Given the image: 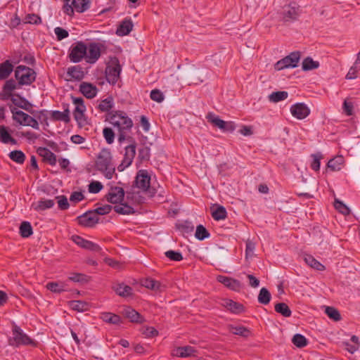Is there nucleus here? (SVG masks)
I'll return each mask as SVG.
<instances>
[{
	"instance_id": "423d86ee",
	"label": "nucleus",
	"mask_w": 360,
	"mask_h": 360,
	"mask_svg": "<svg viewBox=\"0 0 360 360\" xmlns=\"http://www.w3.org/2000/svg\"><path fill=\"white\" fill-rule=\"evenodd\" d=\"M8 343L11 346L34 345V342L31 340L22 330L15 326L13 329V337L9 339Z\"/></svg>"
},
{
	"instance_id": "680f3d73",
	"label": "nucleus",
	"mask_w": 360,
	"mask_h": 360,
	"mask_svg": "<svg viewBox=\"0 0 360 360\" xmlns=\"http://www.w3.org/2000/svg\"><path fill=\"white\" fill-rule=\"evenodd\" d=\"M70 114H50V119L54 121H63L65 123L69 122Z\"/></svg>"
},
{
	"instance_id": "f257e3e1",
	"label": "nucleus",
	"mask_w": 360,
	"mask_h": 360,
	"mask_svg": "<svg viewBox=\"0 0 360 360\" xmlns=\"http://www.w3.org/2000/svg\"><path fill=\"white\" fill-rule=\"evenodd\" d=\"M135 186L131 187L129 191H126L127 199L130 200L132 203H141V197L139 192L136 191V188H139L143 191H147L150 187V176L146 170H140L138 172L136 179Z\"/></svg>"
},
{
	"instance_id": "c03bdc74",
	"label": "nucleus",
	"mask_w": 360,
	"mask_h": 360,
	"mask_svg": "<svg viewBox=\"0 0 360 360\" xmlns=\"http://www.w3.org/2000/svg\"><path fill=\"white\" fill-rule=\"evenodd\" d=\"M8 156L13 161L18 164H22L25 160V155L21 150L11 151Z\"/></svg>"
},
{
	"instance_id": "69168bd1",
	"label": "nucleus",
	"mask_w": 360,
	"mask_h": 360,
	"mask_svg": "<svg viewBox=\"0 0 360 360\" xmlns=\"http://www.w3.org/2000/svg\"><path fill=\"white\" fill-rule=\"evenodd\" d=\"M103 188L102 184L99 181H92L89 185V191L91 193H97L100 192Z\"/></svg>"
},
{
	"instance_id": "4d7b16f0",
	"label": "nucleus",
	"mask_w": 360,
	"mask_h": 360,
	"mask_svg": "<svg viewBox=\"0 0 360 360\" xmlns=\"http://www.w3.org/2000/svg\"><path fill=\"white\" fill-rule=\"evenodd\" d=\"M25 23L34 24V25H39L41 23V18L39 15L30 13L27 14L25 18Z\"/></svg>"
},
{
	"instance_id": "09e8293b",
	"label": "nucleus",
	"mask_w": 360,
	"mask_h": 360,
	"mask_svg": "<svg viewBox=\"0 0 360 360\" xmlns=\"http://www.w3.org/2000/svg\"><path fill=\"white\" fill-rule=\"evenodd\" d=\"M46 288L53 292L60 293L65 290V285L63 283L51 282L46 284Z\"/></svg>"
},
{
	"instance_id": "b1692460",
	"label": "nucleus",
	"mask_w": 360,
	"mask_h": 360,
	"mask_svg": "<svg viewBox=\"0 0 360 360\" xmlns=\"http://www.w3.org/2000/svg\"><path fill=\"white\" fill-rule=\"evenodd\" d=\"M345 163V160L342 155H338L334 158L330 160L328 162V168L333 172L340 171Z\"/></svg>"
},
{
	"instance_id": "e2e57ef3",
	"label": "nucleus",
	"mask_w": 360,
	"mask_h": 360,
	"mask_svg": "<svg viewBox=\"0 0 360 360\" xmlns=\"http://www.w3.org/2000/svg\"><path fill=\"white\" fill-rule=\"evenodd\" d=\"M150 96L153 101L158 103H160L164 100V95L162 92L159 89L152 90Z\"/></svg>"
},
{
	"instance_id": "bf43d9fd",
	"label": "nucleus",
	"mask_w": 360,
	"mask_h": 360,
	"mask_svg": "<svg viewBox=\"0 0 360 360\" xmlns=\"http://www.w3.org/2000/svg\"><path fill=\"white\" fill-rule=\"evenodd\" d=\"M165 255L172 261L179 262L183 259L182 255L179 252L174 250H168L165 252Z\"/></svg>"
},
{
	"instance_id": "a19ab883",
	"label": "nucleus",
	"mask_w": 360,
	"mask_h": 360,
	"mask_svg": "<svg viewBox=\"0 0 360 360\" xmlns=\"http://www.w3.org/2000/svg\"><path fill=\"white\" fill-rule=\"evenodd\" d=\"M292 343L299 348H302L307 345L308 340L307 338L300 334H295L292 339Z\"/></svg>"
},
{
	"instance_id": "ddd939ff",
	"label": "nucleus",
	"mask_w": 360,
	"mask_h": 360,
	"mask_svg": "<svg viewBox=\"0 0 360 360\" xmlns=\"http://www.w3.org/2000/svg\"><path fill=\"white\" fill-rule=\"evenodd\" d=\"M13 119L20 125L30 126L32 128L38 129V122L29 114H13Z\"/></svg>"
},
{
	"instance_id": "4c0bfd02",
	"label": "nucleus",
	"mask_w": 360,
	"mask_h": 360,
	"mask_svg": "<svg viewBox=\"0 0 360 360\" xmlns=\"http://www.w3.org/2000/svg\"><path fill=\"white\" fill-rule=\"evenodd\" d=\"M143 285L148 289L160 291L162 290V285L160 282L155 281L152 278H146L143 281Z\"/></svg>"
},
{
	"instance_id": "c85d7f7f",
	"label": "nucleus",
	"mask_w": 360,
	"mask_h": 360,
	"mask_svg": "<svg viewBox=\"0 0 360 360\" xmlns=\"http://www.w3.org/2000/svg\"><path fill=\"white\" fill-rule=\"evenodd\" d=\"M305 262L309 265L310 267L318 270V271H324L325 266L321 264L319 261H317L313 256L311 255H306L304 258Z\"/></svg>"
},
{
	"instance_id": "bb28decb",
	"label": "nucleus",
	"mask_w": 360,
	"mask_h": 360,
	"mask_svg": "<svg viewBox=\"0 0 360 360\" xmlns=\"http://www.w3.org/2000/svg\"><path fill=\"white\" fill-rule=\"evenodd\" d=\"M221 304L233 313H240L243 311V306L231 300H224Z\"/></svg>"
},
{
	"instance_id": "6e6552de",
	"label": "nucleus",
	"mask_w": 360,
	"mask_h": 360,
	"mask_svg": "<svg viewBox=\"0 0 360 360\" xmlns=\"http://www.w3.org/2000/svg\"><path fill=\"white\" fill-rule=\"evenodd\" d=\"M122 68L117 58H115L111 61V64L105 69V77L107 81L111 84H115L120 79V75Z\"/></svg>"
},
{
	"instance_id": "9b49d317",
	"label": "nucleus",
	"mask_w": 360,
	"mask_h": 360,
	"mask_svg": "<svg viewBox=\"0 0 360 360\" xmlns=\"http://www.w3.org/2000/svg\"><path fill=\"white\" fill-rule=\"evenodd\" d=\"M136 155V143H133L125 147V153L123 160L117 167L119 171H123L126 167H129Z\"/></svg>"
},
{
	"instance_id": "a878e982",
	"label": "nucleus",
	"mask_w": 360,
	"mask_h": 360,
	"mask_svg": "<svg viewBox=\"0 0 360 360\" xmlns=\"http://www.w3.org/2000/svg\"><path fill=\"white\" fill-rule=\"evenodd\" d=\"M123 314L131 322L142 323L143 321V319L140 315V314L131 307L125 308L124 309Z\"/></svg>"
},
{
	"instance_id": "338daca9",
	"label": "nucleus",
	"mask_w": 360,
	"mask_h": 360,
	"mask_svg": "<svg viewBox=\"0 0 360 360\" xmlns=\"http://www.w3.org/2000/svg\"><path fill=\"white\" fill-rule=\"evenodd\" d=\"M359 70H360V65L359 67L356 65L354 64V65L352 66L350 68V69L349 70V71L346 75V79H353L356 78L357 72Z\"/></svg>"
},
{
	"instance_id": "20e7f679",
	"label": "nucleus",
	"mask_w": 360,
	"mask_h": 360,
	"mask_svg": "<svg viewBox=\"0 0 360 360\" xmlns=\"http://www.w3.org/2000/svg\"><path fill=\"white\" fill-rule=\"evenodd\" d=\"M15 77L18 85H30L35 81L36 72L29 67L18 65L15 70Z\"/></svg>"
},
{
	"instance_id": "1a4fd4ad",
	"label": "nucleus",
	"mask_w": 360,
	"mask_h": 360,
	"mask_svg": "<svg viewBox=\"0 0 360 360\" xmlns=\"http://www.w3.org/2000/svg\"><path fill=\"white\" fill-rule=\"evenodd\" d=\"M87 47L82 41H77L72 45L69 53V58L72 63L80 62L86 55Z\"/></svg>"
},
{
	"instance_id": "dca6fc26",
	"label": "nucleus",
	"mask_w": 360,
	"mask_h": 360,
	"mask_svg": "<svg viewBox=\"0 0 360 360\" xmlns=\"http://www.w3.org/2000/svg\"><path fill=\"white\" fill-rule=\"evenodd\" d=\"M125 192L121 187H111L106 195L107 200L112 204H117L123 200Z\"/></svg>"
},
{
	"instance_id": "cd10ccee",
	"label": "nucleus",
	"mask_w": 360,
	"mask_h": 360,
	"mask_svg": "<svg viewBox=\"0 0 360 360\" xmlns=\"http://www.w3.org/2000/svg\"><path fill=\"white\" fill-rule=\"evenodd\" d=\"M70 307L77 311L83 312L87 311L90 305L88 302L82 300H72L69 302Z\"/></svg>"
},
{
	"instance_id": "e433bc0d",
	"label": "nucleus",
	"mask_w": 360,
	"mask_h": 360,
	"mask_svg": "<svg viewBox=\"0 0 360 360\" xmlns=\"http://www.w3.org/2000/svg\"><path fill=\"white\" fill-rule=\"evenodd\" d=\"M275 311L281 314L282 316L285 317H290L291 316V310L289 307L284 302H280L275 305Z\"/></svg>"
},
{
	"instance_id": "0eeeda50",
	"label": "nucleus",
	"mask_w": 360,
	"mask_h": 360,
	"mask_svg": "<svg viewBox=\"0 0 360 360\" xmlns=\"http://www.w3.org/2000/svg\"><path fill=\"white\" fill-rule=\"evenodd\" d=\"M300 58V53L299 51L292 52L288 56L278 60L275 64V69L281 70L284 68H295L297 66Z\"/></svg>"
},
{
	"instance_id": "6e6d98bb",
	"label": "nucleus",
	"mask_w": 360,
	"mask_h": 360,
	"mask_svg": "<svg viewBox=\"0 0 360 360\" xmlns=\"http://www.w3.org/2000/svg\"><path fill=\"white\" fill-rule=\"evenodd\" d=\"M73 103L75 105L73 112H84L86 107L84 105V100L82 98H74Z\"/></svg>"
},
{
	"instance_id": "13d9d810",
	"label": "nucleus",
	"mask_w": 360,
	"mask_h": 360,
	"mask_svg": "<svg viewBox=\"0 0 360 360\" xmlns=\"http://www.w3.org/2000/svg\"><path fill=\"white\" fill-rule=\"evenodd\" d=\"M79 127L82 128L89 124L87 117L85 114H74Z\"/></svg>"
},
{
	"instance_id": "5701e85b",
	"label": "nucleus",
	"mask_w": 360,
	"mask_h": 360,
	"mask_svg": "<svg viewBox=\"0 0 360 360\" xmlns=\"http://www.w3.org/2000/svg\"><path fill=\"white\" fill-rule=\"evenodd\" d=\"M67 75L70 79L78 81L82 79L84 76V71L80 65H75L69 68L67 71Z\"/></svg>"
},
{
	"instance_id": "9d476101",
	"label": "nucleus",
	"mask_w": 360,
	"mask_h": 360,
	"mask_svg": "<svg viewBox=\"0 0 360 360\" xmlns=\"http://www.w3.org/2000/svg\"><path fill=\"white\" fill-rule=\"evenodd\" d=\"M206 118L214 126L217 127L223 131L232 132L235 130L236 127L233 122H225L212 114H207Z\"/></svg>"
},
{
	"instance_id": "3c124183",
	"label": "nucleus",
	"mask_w": 360,
	"mask_h": 360,
	"mask_svg": "<svg viewBox=\"0 0 360 360\" xmlns=\"http://www.w3.org/2000/svg\"><path fill=\"white\" fill-rule=\"evenodd\" d=\"M311 110L304 103H297L290 108V112H310Z\"/></svg>"
},
{
	"instance_id": "72a5a7b5",
	"label": "nucleus",
	"mask_w": 360,
	"mask_h": 360,
	"mask_svg": "<svg viewBox=\"0 0 360 360\" xmlns=\"http://www.w3.org/2000/svg\"><path fill=\"white\" fill-rule=\"evenodd\" d=\"M16 88L17 84L15 80L13 79L7 80L3 88L4 96H6L7 98L12 96L11 92Z\"/></svg>"
},
{
	"instance_id": "de8ad7c7",
	"label": "nucleus",
	"mask_w": 360,
	"mask_h": 360,
	"mask_svg": "<svg viewBox=\"0 0 360 360\" xmlns=\"http://www.w3.org/2000/svg\"><path fill=\"white\" fill-rule=\"evenodd\" d=\"M334 207L340 213L342 214L343 215L347 216L350 214L349 208L338 199L335 200Z\"/></svg>"
},
{
	"instance_id": "473e14b6",
	"label": "nucleus",
	"mask_w": 360,
	"mask_h": 360,
	"mask_svg": "<svg viewBox=\"0 0 360 360\" xmlns=\"http://www.w3.org/2000/svg\"><path fill=\"white\" fill-rule=\"evenodd\" d=\"M319 67V63L314 60L311 57H307L302 61V70L309 71L316 69Z\"/></svg>"
},
{
	"instance_id": "7c9ffc66",
	"label": "nucleus",
	"mask_w": 360,
	"mask_h": 360,
	"mask_svg": "<svg viewBox=\"0 0 360 360\" xmlns=\"http://www.w3.org/2000/svg\"><path fill=\"white\" fill-rule=\"evenodd\" d=\"M100 318L103 321L112 324H119L121 322L120 317L119 316L110 312L102 313Z\"/></svg>"
},
{
	"instance_id": "052dcab7",
	"label": "nucleus",
	"mask_w": 360,
	"mask_h": 360,
	"mask_svg": "<svg viewBox=\"0 0 360 360\" xmlns=\"http://www.w3.org/2000/svg\"><path fill=\"white\" fill-rule=\"evenodd\" d=\"M313 161L311 164V167L315 171H319L320 169V160L322 158V155L320 153L312 154Z\"/></svg>"
},
{
	"instance_id": "58836bf2",
	"label": "nucleus",
	"mask_w": 360,
	"mask_h": 360,
	"mask_svg": "<svg viewBox=\"0 0 360 360\" xmlns=\"http://www.w3.org/2000/svg\"><path fill=\"white\" fill-rule=\"evenodd\" d=\"M114 290L117 295L122 297H127L131 294L132 289L129 285L118 284L114 287Z\"/></svg>"
},
{
	"instance_id": "39448f33",
	"label": "nucleus",
	"mask_w": 360,
	"mask_h": 360,
	"mask_svg": "<svg viewBox=\"0 0 360 360\" xmlns=\"http://www.w3.org/2000/svg\"><path fill=\"white\" fill-rule=\"evenodd\" d=\"M300 13V6L295 1L290 2L283 7L281 12L282 20L284 22H291L297 20Z\"/></svg>"
},
{
	"instance_id": "f8f14e48",
	"label": "nucleus",
	"mask_w": 360,
	"mask_h": 360,
	"mask_svg": "<svg viewBox=\"0 0 360 360\" xmlns=\"http://www.w3.org/2000/svg\"><path fill=\"white\" fill-rule=\"evenodd\" d=\"M13 104L20 108H22L28 112H48L47 110H42L39 111L32 110V105L25 98L18 94H13L11 97Z\"/></svg>"
},
{
	"instance_id": "7ed1b4c3",
	"label": "nucleus",
	"mask_w": 360,
	"mask_h": 360,
	"mask_svg": "<svg viewBox=\"0 0 360 360\" xmlns=\"http://www.w3.org/2000/svg\"><path fill=\"white\" fill-rule=\"evenodd\" d=\"M96 166L107 179L112 178L115 169L111 163V154L109 150H102L100 152L97 157Z\"/></svg>"
},
{
	"instance_id": "c756f323",
	"label": "nucleus",
	"mask_w": 360,
	"mask_h": 360,
	"mask_svg": "<svg viewBox=\"0 0 360 360\" xmlns=\"http://www.w3.org/2000/svg\"><path fill=\"white\" fill-rule=\"evenodd\" d=\"M0 140L4 143L16 144V140L10 135L6 127L3 125L0 126Z\"/></svg>"
},
{
	"instance_id": "412c9836",
	"label": "nucleus",
	"mask_w": 360,
	"mask_h": 360,
	"mask_svg": "<svg viewBox=\"0 0 360 360\" xmlns=\"http://www.w3.org/2000/svg\"><path fill=\"white\" fill-rule=\"evenodd\" d=\"M195 350L193 347H179L173 350L172 354L178 357L186 358L195 355Z\"/></svg>"
},
{
	"instance_id": "f03ea898",
	"label": "nucleus",
	"mask_w": 360,
	"mask_h": 360,
	"mask_svg": "<svg viewBox=\"0 0 360 360\" xmlns=\"http://www.w3.org/2000/svg\"><path fill=\"white\" fill-rule=\"evenodd\" d=\"M106 119L120 132V141L125 139V133L129 131L133 126L131 119L126 114H108Z\"/></svg>"
},
{
	"instance_id": "aec40b11",
	"label": "nucleus",
	"mask_w": 360,
	"mask_h": 360,
	"mask_svg": "<svg viewBox=\"0 0 360 360\" xmlns=\"http://www.w3.org/2000/svg\"><path fill=\"white\" fill-rule=\"evenodd\" d=\"M37 153L43 158L44 160L49 162L51 165L56 164V156L53 153L46 148H39Z\"/></svg>"
},
{
	"instance_id": "603ef678",
	"label": "nucleus",
	"mask_w": 360,
	"mask_h": 360,
	"mask_svg": "<svg viewBox=\"0 0 360 360\" xmlns=\"http://www.w3.org/2000/svg\"><path fill=\"white\" fill-rule=\"evenodd\" d=\"M75 4V0H64L63 12L68 15H72L74 14Z\"/></svg>"
},
{
	"instance_id": "c9c22d12",
	"label": "nucleus",
	"mask_w": 360,
	"mask_h": 360,
	"mask_svg": "<svg viewBox=\"0 0 360 360\" xmlns=\"http://www.w3.org/2000/svg\"><path fill=\"white\" fill-rule=\"evenodd\" d=\"M288 96V93L285 91H276L269 96V100L273 103H277L285 100Z\"/></svg>"
},
{
	"instance_id": "f3484780",
	"label": "nucleus",
	"mask_w": 360,
	"mask_h": 360,
	"mask_svg": "<svg viewBox=\"0 0 360 360\" xmlns=\"http://www.w3.org/2000/svg\"><path fill=\"white\" fill-rule=\"evenodd\" d=\"M86 51V60L89 63H94L101 56V49L98 44L91 43Z\"/></svg>"
},
{
	"instance_id": "ea45409f",
	"label": "nucleus",
	"mask_w": 360,
	"mask_h": 360,
	"mask_svg": "<svg viewBox=\"0 0 360 360\" xmlns=\"http://www.w3.org/2000/svg\"><path fill=\"white\" fill-rule=\"evenodd\" d=\"M270 300L271 294L269 291L266 288H262L258 295V302L262 304H267Z\"/></svg>"
},
{
	"instance_id": "79ce46f5",
	"label": "nucleus",
	"mask_w": 360,
	"mask_h": 360,
	"mask_svg": "<svg viewBox=\"0 0 360 360\" xmlns=\"http://www.w3.org/2000/svg\"><path fill=\"white\" fill-rule=\"evenodd\" d=\"M113 98L111 96H108L104 100H102L98 105V108L101 111L108 112L112 108Z\"/></svg>"
},
{
	"instance_id": "8fccbe9b",
	"label": "nucleus",
	"mask_w": 360,
	"mask_h": 360,
	"mask_svg": "<svg viewBox=\"0 0 360 360\" xmlns=\"http://www.w3.org/2000/svg\"><path fill=\"white\" fill-rule=\"evenodd\" d=\"M325 313L328 315V316L335 321H340L341 319V316L340 312L333 307H326L325 309Z\"/></svg>"
},
{
	"instance_id": "a18cd8bd",
	"label": "nucleus",
	"mask_w": 360,
	"mask_h": 360,
	"mask_svg": "<svg viewBox=\"0 0 360 360\" xmlns=\"http://www.w3.org/2000/svg\"><path fill=\"white\" fill-rule=\"evenodd\" d=\"M226 211L223 206H217L212 212V217L217 221L224 219L226 217Z\"/></svg>"
},
{
	"instance_id": "393cba45",
	"label": "nucleus",
	"mask_w": 360,
	"mask_h": 360,
	"mask_svg": "<svg viewBox=\"0 0 360 360\" xmlns=\"http://www.w3.org/2000/svg\"><path fill=\"white\" fill-rule=\"evenodd\" d=\"M13 70V65L10 60H6L0 64V80L7 79Z\"/></svg>"
},
{
	"instance_id": "5fc2aeb1",
	"label": "nucleus",
	"mask_w": 360,
	"mask_h": 360,
	"mask_svg": "<svg viewBox=\"0 0 360 360\" xmlns=\"http://www.w3.org/2000/svg\"><path fill=\"white\" fill-rule=\"evenodd\" d=\"M89 0H77V1H75V9L79 13H82L89 8Z\"/></svg>"
},
{
	"instance_id": "864d4df0",
	"label": "nucleus",
	"mask_w": 360,
	"mask_h": 360,
	"mask_svg": "<svg viewBox=\"0 0 360 360\" xmlns=\"http://www.w3.org/2000/svg\"><path fill=\"white\" fill-rule=\"evenodd\" d=\"M195 236L198 240H202L206 238H208L210 233L202 225H198L196 227Z\"/></svg>"
},
{
	"instance_id": "49530a36",
	"label": "nucleus",
	"mask_w": 360,
	"mask_h": 360,
	"mask_svg": "<svg viewBox=\"0 0 360 360\" xmlns=\"http://www.w3.org/2000/svg\"><path fill=\"white\" fill-rule=\"evenodd\" d=\"M20 233L22 237L27 238L32 234V228L27 221H23L20 226Z\"/></svg>"
},
{
	"instance_id": "2eb2a0df",
	"label": "nucleus",
	"mask_w": 360,
	"mask_h": 360,
	"mask_svg": "<svg viewBox=\"0 0 360 360\" xmlns=\"http://www.w3.org/2000/svg\"><path fill=\"white\" fill-rule=\"evenodd\" d=\"M217 281L233 291H239L243 287L242 283L238 280L231 277L219 275L217 276Z\"/></svg>"
},
{
	"instance_id": "a211bd4d",
	"label": "nucleus",
	"mask_w": 360,
	"mask_h": 360,
	"mask_svg": "<svg viewBox=\"0 0 360 360\" xmlns=\"http://www.w3.org/2000/svg\"><path fill=\"white\" fill-rule=\"evenodd\" d=\"M72 240H73L74 243H75L77 245L82 248L92 250L94 252H98L101 250L100 247L97 244L86 240L79 236H72Z\"/></svg>"
},
{
	"instance_id": "0e129e2a",
	"label": "nucleus",
	"mask_w": 360,
	"mask_h": 360,
	"mask_svg": "<svg viewBox=\"0 0 360 360\" xmlns=\"http://www.w3.org/2000/svg\"><path fill=\"white\" fill-rule=\"evenodd\" d=\"M112 210V206L109 205H105L101 207H97L96 209L92 210L95 214L98 215H104L108 214Z\"/></svg>"
},
{
	"instance_id": "37998d69",
	"label": "nucleus",
	"mask_w": 360,
	"mask_h": 360,
	"mask_svg": "<svg viewBox=\"0 0 360 360\" xmlns=\"http://www.w3.org/2000/svg\"><path fill=\"white\" fill-rule=\"evenodd\" d=\"M230 331L234 335L245 338L248 337L250 334V331L244 326H231Z\"/></svg>"
},
{
	"instance_id": "774afa93",
	"label": "nucleus",
	"mask_w": 360,
	"mask_h": 360,
	"mask_svg": "<svg viewBox=\"0 0 360 360\" xmlns=\"http://www.w3.org/2000/svg\"><path fill=\"white\" fill-rule=\"evenodd\" d=\"M103 133L108 143H112L114 141L115 134L112 129L106 127Z\"/></svg>"
},
{
	"instance_id": "4468645a",
	"label": "nucleus",
	"mask_w": 360,
	"mask_h": 360,
	"mask_svg": "<svg viewBox=\"0 0 360 360\" xmlns=\"http://www.w3.org/2000/svg\"><path fill=\"white\" fill-rule=\"evenodd\" d=\"M78 224L86 227H92L98 222L99 218L94 212L89 211L77 218Z\"/></svg>"
},
{
	"instance_id": "4be33fe9",
	"label": "nucleus",
	"mask_w": 360,
	"mask_h": 360,
	"mask_svg": "<svg viewBox=\"0 0 360 360\" xmlns=\"http://www.w3.org/2000/svg\"><path fill=\"white\" fill-rule=\"evenodd\" d=\"M133 28V23L131 19H124L117 29L116 34L118 36L127 35Z\"/></svg>"
},
{
	"instance_id": "f704fd0d",
	"label": "nucleus",
	"mask_w": 360,
	"mask_h": 360,
	"mask_svg": "<svg viewBox=\"0 0 360 360\" xmlns=\"http://www.w3.org/2000/svg\"><path fill=\"white\" fill-rule=\"evenodd\" d=\"M114 210L120 214H131L134 213V209L126 203H121L114 207Z\"/></svg>"
},
{
	"instance_id": "6ab92c4d",
	"label": "nucleus",
	"mask_w": 360,
	"mask_h": 360,
	"mask_svg": "<svg viewBox=\"0 0 360 360\" xmlns=\"http://www.w3.org/2000/svg\"><path fill=\"white\" fill-rule=\"evenodd\" d=\"M79 90L82 94L87 98H92L96 96L98 89L96 86L92 84L82 82L80 84Z\"/></svg>"
},
{
	"instance_id": "2f4dec72",
	"label": "nucleus",
	"mask_w": 360,
	"mask_h": 360,
	"mask_svg": "<svg viewBox=\"0 0 360 360\" xmlns=\"http://www.w3.org/2000/svg\"><path fill=\"white\" fill-rule=\"evenodd\" d=\"M54 200L43 199L37 202L34 205V210L37 211H43L51 208L54 205Z\"/></svg>"
}]
</instances>
